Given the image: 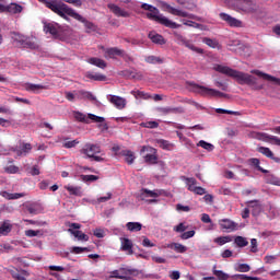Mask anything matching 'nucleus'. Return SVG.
I'll list each match as a JSON object with an SVG mask.
<instances>
[{"label":"nucleus","mask_w":280,"mask_h":280,"mask_svg":"<svg viewBox=\"0 0 280 280\" xmlns=\"http://www.w3.org/2000/svg\"><path fill=\"white\" fill-rule=\"evenodd\" d=\"M48 10H51V12H55V14H58V16H61V19H65L66 21H69L68 16H71L72 19H75V21H80V23H83L86 33L91 34V32H96L97 26L93 24V22H89V20L84 19L82 15H80L75 10L71 9L69 5L65 4L63 2L58 1H49V0H40Z\"/></svg>","instance_id":"obj_1"},{"label":"nucleus","mask_w":280,"mask_h":280,"mask_svg":"<svg viewBox=\"0 0 280 280\" xmlns=\"http://www.w3.org/2000/svg\"><path fill=\"white\" fill-rule=\"evenodd\" d=\"M213 69L214 71H218V73H223V75L234 78L238 84H247V86H253L256 91L264 89V85H257V78L248 73L240 72L222 65H214Z\"/></svg>","instance_id":"obj_2"},{"label":"nucleus","mask_w":280,"mask_h":280,"mask_svg":"<svg viewBox=\"0 0 280 280\" xmlns=\"http://www.w3.org/2000/svg\"><path fill=\"white\" fill-rule=\"evenodd\" d=\"M80 154L84 155V159H91L96 163H104L105 154L102 153V147L100 144L88 142L80 149ZM101 154V155H97Z\"/></svg>","instance_id":"obj_3"},{"label":"nucleus","mask_w":280,"mask_h":280,"mask_svg":"<svg viewBox=\"0 0 280 280\" xmlns=\"http://www.w3.org/2000/svg\"><path fill=\"white\" fill-rule=\"evenodd\" d=\"M147 19L155 21V23H160V25H164V27H168L170 30H178V27H182L180 24L161 14V11H159L156 7H153V9L147 13Z\"/></svg>","instance_id":"obj_4"},{"label":"nucleus","mask_w":280,"mask_h":280,"mask_svg":"<svg viewBox=\"0 0 280 280\" xmlns=\"http://www.w3.org/2000/svg\"><path fill=\"white\" fill-rule=\"evenodd\" d=\"M235 10L241 14H255L259 10V5L254 0H236Z\"/></svg>","instance_id":"obj_5"},{"label":"nucleus","mask_w":280,"mask_h":280,"mask_svg":"<svg viewBox=\"0 0 280 280\" xmlns=\"http://www.w3.org/2000/svg\"><path fill=\"white\" fill-rule=\"evenodd\" d=\"M192 86L194 93H198L199 95H203L205 97H226L228 95L207 86L198 85L196 83L190 84Z\"/></svg>","instance_id":"obj_6"},{"label":"nucleus","mask_w":280,"mask_h":280,"mask_svg":"<svg viewBox=\"0 0 280 280\" xmlns=\"http://www.w3.org/2000/svg\"><path fill=\"white\" fill-rule=\"evenodd\" d=\"M137 277V270L130 268H119L109 272V279L132 280Z\"/></svg>","instance_id":"obj_7"},{"label":"nucleus","mask_w":280,"mask_h":280,"mask_svg":"<svg viewBox=\"0 0 280 280\" xmlns=\"http://www.w3.org/2000/svg\"><path fill=\"white\" fill-rule=\"evenodd\" d=\"M160 7L162 8V10H164V12H167L168 14H173V16H182L183 19H192L191 13L171 7L170 3L165 1H160Z\"/></svg>","instance_id":"obj_8"},{"label":"nucleus","mask_w":280,"mask_h":280,"mask_svg":"<svg viewBox=\"0 0 280 280\" xmlns=\"http://www.w3.org/2000/svg\"><path fill=\"white\" fill-rule=\"evenodd\" d=\"M144 152H149L147 155H144V163H148V165H156L159 163L156 149L150 145H143L140 150V154H144Z\"/></svg>","instance_id":"obj_9"},{"label":"nucleus","mask_w":280,"mask_h":280,"mask_svg":"<svg viewBox=\"0 0 280 280\" xmlns=\"http://www.w3.org/2000/svg\"><path fill=\"white\" fill-rule=\"evenodd\" d=\"M174 36L178 43V45H184V47H187V49H190L191 51H195L196 54H205V49L196 47L190 40L185 38L180 33H174Z\"/></svg>","instance_id":"obj_10"},{"label":"nucleus","mask_w":280,"mask_h":280,"mask_svg":"<svg viewBox=\"0 0 280 280\" xmlns=\"http://www.w3.org/2000/svg\"><path fill=\"white\" fill-rule=\"evenodd\" d=\"M219 226H221L222 231H226V233H233V231H237V223L231 221V219L220 220Z\"/></svg>","instance_id":"obj_11"},{"label":"nucleus","mask_w":280,"mask_h":280,"mask_svg":"<svg viewBox=\"0 0 280 280\" xmlns=\"http://www.w3.org/2000/svg\"><path fill=\"white\" fill-rule=\"evenodd\" d=\"M220 19L222 21H225L230 27H242V21L226 14V13H220L219 14Z\"/></svg>","instance_id":"obj_12"},{"label":"nucleus","mask_w":280,"mask_h":280,"mask_svg":"<svg viewBox=\"0 0 280 280\" xmlns=\"http://www.w3.org/2000/svg\"><path fill=\"white\" fill-rule=\"evenodd\" d=\"M108 10L115 14V16H121L122 19H128L130 16V13L124 9H121L117 4L109 3L107 4Z\"/></svg>","instance_id":"obj_13"},{"label":"nucleus","mask_w":280,"mask_h":280,"mask_svg":"<svg viewBox=\"0 0 280 280\" xmlns=\"http://www.w3.org/2000/svg\"><path fill=\"white\" fill-rule=\"evenodd\" d=\"M158 112L161 115H183L185 109L183 107H159Z\"/></svg>","instance_id":"obj_14"},{"label":"nucleus","mask_w":280,"mask_h":280,"mask_svg":"<svg viewBox=\"0 0 280 280\" xmlns=\"http://www.w3.org/2000/svg\"><path fill=\"white\" fill-rule=\"evenodd\" d=\"M250 73H254L255 75H258V78H262L264 80H267V82H273L275 84L280 86V79L277 77H272L259 70H252Z\"/></svg>","instance_id":"obj_15"},{"label":"nucleus","mask_w":280,"mask_h":280,"mask_svg":"<svg viewBox=\"0 0 280 280\" xmlns=\"http://www.w3.org/2000/svg\"><path fill=\"white\" fill-rule=\"evenodd\" d=\"M9 273L11 275V277H13L15 280H27V278L30 276V272H27V270H23V269H18V268H11L9 269Z\"/></svg>","instance_id":"obj_16"},{"label":"nucleus","mask_w":280,"mask_h":280,"mask_svg":"<svg viewBox=\"0 0 280 280\" xmlns=\"http://www.w3.org/2000/svg\"><path fill=\"white\" fill-rule=\"evenodd\" d=\"M2 12H8L9 14H21V12H23V5L13 2L9 5H3Z\"/></svg>","instance_id":"obj_17"},{"label":"nucleus","mask_w":280,"mask_h":280,"mask_svg":"<svg viewBox=\"0 0 280 280\" xmlns=\"http://www.w3.org/2000/svg\"><path fill=\"white\" fill-rule=\"evenodd\" d=\"M161 196V190H150L148 188H142L140 190L141 200H145L147 198H159Z\"/></svg>","instance_id":"obj_18"},{"label":"nucleus","mask_w":280,"mask_h":280,"mask_svg":"<svg viewBox=\"0 0 280 280\" xmlns=\"http://www.w3.org/2000/svg\"><path fill=\"white\" fill-rule=\"evenodd\" d=\"M257 152L264 154V156H267V159H271V161H275V163H280V158L275 156V153H272L268 147H259Z\"/></svg>","instance_id":"obj_19"},{"label":"nucleus","mask_w":280,"mask_h":280,"mask_svg":"<svg viewBox=\"0 0 280 280\" xmlns=\"http://www.w3.org/2000/svg\"><path fill=\"white\" fill-rule=\"evenodd\" d=\"M248 209H252V215L257 217L261 213V206L259 200H250L246 202Z\"/></svg>","instance_id":"obj_20"},{"label":"nucleus","mask_w":280,"mask_h":280,"mask_svg":"<svg viewBox=\"0 0 280 280\" xmlns=\"http://www.w3.org/2000/svg\"><path fill=\"white\" fill-rule=\"evenodd\" d=\"M13 152H15L18 156H27V154L32 152V144L23 142L21 149L15 148Z\"/></svg>","instance_id":"obj_21"},{"label":"nucleus","mask_w":280,"mask_h":280,"mask_svg":"<svg viewBox=\"0 0 280 280\" xmlns=\"http://www.w3.org/2000/svg\"><path fill=\"white\" fill-rule=\"evenodd\" d=\"M101 49H104L105 51V58H115V56H124V50L112 47V48H104V46L101 47Z\"/></svg>","instance_id":"obj_22"},{"label":"nucleus","mask_w":280,"mask_h":280,"mask_svg":"<svg viewBox=\"0 0 280 280\" xmlns=\"http://www.w3.org/2000/svg\"><path fill=\"white\" fill-rule=\"evenodd\" d=\"M109 102L116 106L119 110H122V108H126V101L121 96H115L112 95Z\"/></svg>","instance_id":"obj_23"},{"label":"nucleus","mask_w":280,"mask_h":280,"mask_svg":"<svg viewBox=\"0 0 280 280\" xmlns=\"http://www.w3.org/2000/svg\"><path fill=\"white\" fill-rule=\"evenodd\" d=\"M260 139L262 141H268L269 143H272L273 145H279L280 147V138L277 136H270L268 133H258Z\"/></svg>","instance_id":"obj_24"},{"label":"nucleus","mask_w":280,"mask_h":280,"mask_svg":"<svg viewBox=\"0 0 280 280\" xmlns=\"http://www.w3.org/2000/svg\"><path fill=\"white\" fill-rule=\"evenodd\" d=\"M68 233H71V235H74V237L79 242H89V235L84 234L80 230L68 229Z\"/></svg>","instance_id":"obj_25"},{"label":"nucleus","mask_w":280,"mask_h":280,"mask_svg":"<svg viewBox=\"0 0 280 280\" xmlns=\"http://www.w3.org/2000/svg\"><path fill=\"white\" fill-rule=\"evenodd\" d=\"M0 196L2 198H5L7 200H19V198H24L25 192H8V191H2L0 192Z\"/></svg>","instance_id":"obj_26"},{"label":"nucleus","mask_w":280,"mask_h":280,"mask_svg":"<svg viewBox=\"0 0 280 280\" xmlns=\"http://www.w3.org/2000/svg\"><path fill=\"white\" fill-rule=\"evenodd\" d=\"M202 43H205V45H207L211 49H222V45H220V42H218V39H212V38H209V37H203L202 38Z\"/></svg>","instance_id":"obj_27"},{"label":"nucleus","mask_w":280,"mask_h":280,"mask_svg":"<svg viewBox=\"0 0 280 280\" xmlns=\"http://www.w3.org/2000/svg\"><path fill=\"white\" fill-rule=\"evenodd\" d=\"M72 115H73L75 121H79L80 124H91V120L89 118V114L86 116L82 112H73Z\"/></svg>","instance_id":"obj_28"},{"label":"nucleus","mask_w":280,"mask_h":280,"mask_svg":"<svg viewBox=\"0 0 280 280\" xmlns=\"http://www.w3.org/2000/svg\"><path fill=\"white\" fill-rule=\"evenodd\" d=\"M27 36L22 35L21 33H12V40L15 43L16 47H23V44L25 43V39Z\"/></svg>","instance_id":"obj_29"},{"label":"nucleus","mask_w":280,"mask_h":280,"mask_svg":"<svg viewBox=\"0 0 280 280\" xmlns=\"http://www.w3.org/2000/svg\"><path fill=\"white\" fill-rule=\"evenodd\" d=\"M26 91H30L31 93H40V91H45L47 86L42 84H34V83H27L25 85Z\"/></svg>","instance_id":"obj_30"},{"label":"nucleus","mask_w":280,"mask_h":280,"mask_svg":"<svg viewBox=\"0 0 280 280\" xmlns=\"http://www.w3.org/2000/svg\"><path fill=\"white\" fill-rule=\"evenodd\" d=\"M149 38L154 43L155 45H165L167 43L163 35L156 34V33H149Z\"/></svg>","instance_id":"obj_31"},{"label":"nucleus","mask_w":280,"mask_h":280,"mask_svg":"<svg viewBox=\"0 0 280 280\" xmlns=\"http://www.w3.org/2000/svg\"><path fill=\"white\" fill-rule=\"evenodd\" d=\"M90 65H93L94 67H98V69H106L107 63L103 59H100L97 57H92L88 60Z\"/></svg>","instance_id":"obj_32"},{"label":"nucleus","mask_w":280,"mask_h":280,"mask_svg":"<svg viewBox=\"0 0 280 280\" xmlns=\"http://www.w3.org/2000/svg\"><path fill=\"white\" fill-rule=\"evenodd\" d=\"M131 95H133L136 100H152V95L145 93L144 91L132 90Z\"/></svg>","instance_id":"obj_33"},{"label":"nucleus","mask_w":280,"mask_h":280,"mask_svg":"<svg viewBox=\"0 0 280 280\" xmlns=\"http://www.w3.org/2000/svg\"><path fill=\"white\" fill-rule=\"evenodd\" d=\"M248 163H249V165H252V167H256L258 170V172H261L262 174H268V170L260 166L259 159L252 158L248 160Z\"/></svg>","instance_id":"obj_34"},{"label":"nucleus","mask_w":280,"mask_h":280,"mask_svg":"<svg viewBox=\"0 0 280 280\" xmlns=\"http://www.w3.org/2000/svg\"><path fill=\"white\" fill-rule=\"evenodd\" d=\"M44 32H46V34H51V36H57L58 24H52V23L45 24Z\"/></svg>","instance_id":"obj_35"},{"label":"nucleus","mask_w":280,"mask_h":280,"mask_svg":"<svg viewBox=\"0 0 280 280\" xmlns=\"http://www.w3.org/2000/svg\"><path fill=\"white\" fill-rule=\"evenodd\" d=\"M156 143L159 148H161L162 150H167V151L174 150V143H171L167 140L159 139L156 140Z\"/></svg>","instance_id":"obj_36"},{"label":"nucleus","mask_w":280,"mask_h":280,"mask_svg":"<svg viewBox=\"0 0 280 280\" xmlns=\"http://www.w3.org/2000/svg\"><path fill=\"white\" fill-rule=\"evenodd\" d=\"M85 78H89V80H94L95 82L106 81V75L93 72H86Z\"/></svg>","instance_id":"obj_37"},{"label":"nucleus","mask_w":280,"mask_h":280,"mask_svg":"<svg viewBox=\"0 0 280 280\" xmlns=\"http://www.w3.org/2000/svg\"><path fill=\"white\" fill-rule=\"evenodd\" d=\"M121 250L129 253L132 255V241L129 238H121Z\"/></svg>","instance_id":"obj_38"},{"label":"nucleus","mask_w":280,"mask_h":280,"mask_svg":"<svg viewBox=\"0 0 280 280\" xmlns=\"http://www.w3.org/2000/svg\"><path fill=\"white\" fill-rule=\"evenodd\" d=\"M65 189L69 191L70 196L82 197V187L80 186H65Z\"/></svg>","instance_id":"obj_39"},{"label":"nucleus","mask_w":280,"mask_h":280,"mask_svg":"<svg viewBox=\"0 0 280 280\" xmlns=\"http://www.w3.org/2000/svg\"><path fill=\"white\" fill-rule=\"evenodd\" d=\"M126 228L131 232V233H137L143 229V225L139 222H128L126 224Z\"/></svg>","instance_id":"obj_40"},{"label":"nucleus","mask_w":280,"mask_h":280,"mask_svg":"<svg viewBox=\"0 0 280 280\" xmlns=\"http://www.w3.org/2000/svg\"><path fill=\"white\" fill-rule=\"evenodd\" d=\"M145 62H148L149 65H163V62H165V60H163V58L161 57H156L154 55L148 56L145 57Z\"/></svg>","instance_id":"obj_41"},{"label":"nucleus","mask_w":280,"mask_h":280,"mask_svg":"<svg viewBox=\"0 0 280 280\" xmlns=\"http://www.w3.org/2000/svg\"><path fill=\"white\" fill-rule=\"evenodd\" d=\"M168 248H172L175 253H187V246L180 243H172L168 245Z\"/></svg>","instance_id":"obj_42"},{"label":"nucleus","mask_w":280,"mask_h":280,"mask_svg":"<svg viewBox=\"0 0 280 280\" xmlns=\"http://www.w3.org/2000/svg\"><path fill=\"white\" fill-rule=\"evenodd\" d=\"M12 231V224H10V221H4L0 226V235H8V233H11Z\"/></svg>","instance_id":"obj_43"},{"label":"nucleus","mask_w":280,"mask_h":280,"mask_svg":"<svg viewBox=\"0 0 280 280\" xmlns=\"http://www.w3.org/2000/svg\"><path fill=\"white\" fill-rule=\"evenodd\" d=\"M122 156H125V161L128 163V165H132L135 163V153H132V151H122Z\"/></svg>","instance_id":"obj_44"},{"label":"nucleus","mask_w":280,"mask_h":280,"mask_svg":"<svg viewBox=\"0 0 280 280\" xmlns=\"http://www.w3.org/2000/svg\"><path fill=\"white\" fill-rule=\"evenodd\" d=\"M183 180H185L188 191H191V189H195L196 185H198V180H196V178H194V177H185L184 176Z\"/></svg>","instance_id":"obj_45"},{"label":"nucleus","mask_w":280,"mask_h":280,"mask_svg":"<svg viewBox=\"0 0 280 280\" xmlns=\"http://www.w3.org/2000/svg\"><path fill=\"white\" fill-rule=\"evenodd\" d=\"M22 47H24V49H38V44H36L30 37H26V39H24V44H22Z\"/></svg>","instance_id":"obj_46"},{"label":"nucleus","mask_w":280,"mask_h":280,"mask_svg":"<svg viewBox=\"0 0 280 280\" xmlns=\"http://www.w3.org/2000/svg\"><path fill=\"white\" fill-rule=\"evenodd\" d=\"M234 244H236V246H238V248H244V247L248 246V241L244 236H236L234 238Z\"/></svg>","instance_id":"obj_47"},{"label":"nucleus","mask_w":280,"mask_h":280,"mask_svg":"<svg viewBox=\"0 0 280 280\" xmlns=\"http://www.w3.org/2000/svg\"><path fill=\"white\" fill-rule=\"evenodd\" d=\"M113 198V194L112 192H107L106 196L104 197H100L97 199H93L92 200V205H102V202H108V200H110Z\"/></svg>","instance_id":"obj_48"},{"label":"nucleus","mask_w":280,"mask_h":280,"mask_svg":"<svg viewBox=\"0 0 280 280\" xmlns=\"http://www.w3.org/2000/svg\"><path fill=\"white\" fill-rule=\"evenodd\" d=\"M233 240L231 236H219L214 238V244H218L219 246H224V244H229V242H232Z\"/></svg>","instance_id":"obj_49"},{"label":"nucleus","mask_w":280,"mask_h":280,"mask_svg":"<svg viewBox=\"0 0 280 280\" xmlns=\"http://www.w3.org/2000/svg\"><path fill=\"white\" fill-rule=\"evenodd\" d=\"M197 145H198L199 148H203V150H207L208 152H213V150H214V148H215V147H213V144H211V143H209V142H207V141H205V140H200V141L197 143Z\"/></svg>","instance_id":"obj_50"},{"label":"nucleus","mask_w":280,"mask_h":280,"mask_svg":"<svg viewBox=\"0 0 280 280\" xmlns=\"http://www.w3.org/2000/svg\"><path fill=\"white\" fill-rule=\"evenodd\" d=\"M24 233L26 237H43V231L40 230H26Z\"/></svg>","instance_id":"obj_51"},{"label":"nucleus","mask_w":280,"mask_h":280,"mask_svg":"<svg viewBox=\"0 0 280 280\" xmlns=\"http://www.w3.org/2000/svg\"><path fill=\"white\" fill-rule=\"evenodd\" d=\"M81 180H83V183H95V180H100V176H96V175H81Z\"/></svg>","instance_id":"obj_52"},{"label":"nucleus","mask_w":280,"mask_h":280,"mask_svg":"<svg viewBox=\"0 0 280 280\" xmlns=\"http://www.w3.org/2000/svg\"><path fill=\"white\" fill-rule=\"evenodd\" d=\"M201 222H203V224H210L209 231H213V222L211 221V217H209V214L203 213L201 215Z\"/></svg>","instance_id":"obj_53"},{"label":"nucleus","mask_w":280,"mask_h":280,"mask_svg":"<svg viewBox=\"0 0 280 280\" xmlns=\"http://www.w3.org/2000/svg\"><path fill=\"white\" fill-rule=\"evenodd\" d=\"M213 275H214V277H217V279H219V280H229V273H225V272L222 271V270H217V269H214V270H213Z\"/></svg>","instance_id":"obj_54"},{"label":"nucleus","mask_w":280,"mask_h":280,"mask_svg":"<svg viewBox=\"0 0 280 280\" xmlns=\"http://www.w3.org/2000/svg\"><path fill=\"white\" fill-rule=\"evenodd\" d=\"M267 183L280 187V178L275 175H267Z\"/></svg>","instance_id":"obj_55"},{"label":"nucleus","mask_w":280,"mask_h":280,"mask_svg":"<svg viewBox=\"0 0 280 280\" xmlns=\"http://www.w3.org/2000/svg\"><path fill=\"white\" fill-rule=\"evenodd\" d=\"M190 191H192V194H196L197 196H205V194H207V189L200 186H195L194 188L190 187Z\"/></svg>","instance_id":"obj_56"},{"label":"nucleus","mask_w":280,"mask_h":280,"mask_svg":"<svg viewBox=\"0 0 280 280\" xmlns=\"http://www.w3.org/2000/svg\"><path fill=\"white\" fill-rule=\"evenodd\" d=\"M89 119L92 121H95V124H104L106 119L102 116H96L94 114H89Z\"/></svg>","instance_id":"obj_57"},{"label":"nucleus","mask_w":280,"mask_h":280,"mask_svg":"<svg viewBox=\"0 0 280 280\" xmlns=\"http://www.w3.org/2000/svg\"><path fill=\"white\" fill-rule=\"evenodd\" d=\"M79 95L82 96L83 100H91L92 102L95 100V96L91 92L79 91Z\"/></svg>","instance_id":"obj_58"},{"label":"nucleus","mask_w":280,"mask_h":280,"mask_svg":"<svg viewBox=\"0 0 280 280\" xmlns=\"http://www.w3.org/2000/svg\"><path fill=\"white\" fill-rule=\"evenodd\" d=\"M236 270L237 272H250V266L248 264H240Z\"/></svg>","instance_id":"obj_59"},{"label":"nucleus","mask_w":280,"mask_h":280,"mask_svg":"<svg viewBox=\"0 0 280 280\" xmlns=\"http://www.w3.org/2000/svg\"><path fill=\"white\" fill-rule=\"evenodd\" d=\"M7 174H19V166L10 165L4 168Z\"/></svg>","instance_id":"obj_60"},{"label":"nucleus","mask_w":280,"mask_h":280,"mask_svg":"<svg viewBox=\"0 0 280 280\" xmlns=\"http://www.w3.org/2000/svg\"><path fill=\"white\" fill-rule=\"evenodd\" d=\"M71 253L74 255H80L82 253H89V247H72Z\"/></svg>","instance_id":"obj_61"},{"label":"nucleus","mask_w":280,"mask_h":280,"mask_svg":"<svg viewBox=\"0 0 280 280\" xmlns=\"http://www.w3.org/2000/svg\"><path fill=\"white\" fill-rule=\"evenodd\" d=\"M194 235H196V231L190 230L188 232L182 233L180 240H190V237H194Z\"/></svg>","instance_id":"obj_62"},{"label":"nucleus","mask_w":280,"mask_h":280,"mask_svg":"<svg viewBox=\"0 0 280 280\" xmlns=\"http://www.w3.org/2000/svg\"><path fill=\"white\" fill-rule=\"evenodd\" d=\"M80 143L78 140L67 141L63 143V148H67L68 150L71 148H75Z\"/></svg>","instance_id":"obj_63"},{"label":"nucleus","mask_w":280,"mask_h":280,"mask_svg":"<svg viewBox=\"0 0 280 280\" xmlns=\"http://www.w3.org/2000/svg\"><path fill=\"white\" fill-rule=\"evenodd\" d=\"M143 128H156L159 126V122L156 121H148L142 122Z\"/></svg>","instance_id":"obj_64"}]
</instances>
